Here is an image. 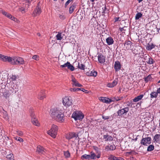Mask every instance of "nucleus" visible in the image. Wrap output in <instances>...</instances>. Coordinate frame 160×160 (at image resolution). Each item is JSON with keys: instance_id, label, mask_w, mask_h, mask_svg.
I'll list each match as a JSON object with an SVG mask.
<instances>
[{"instance_id": "1", "label": "nucleus", "mask_w": 160, "mask_h": 160, "mask_svg": "<svg viewBox=\"0 0 160 160\" xmlns=\"http://www.w3.org/2000/svg\"><path fill=\"white\" fill-rule=\"evenodd\" d=\"M64 111L62 108H54L51 109L50 114L51 117L59 122H62L64 120Z\"/></svg>"}, {"instance_id": "2", "label": "nucleus", "mask_w": 160, "mask_h": 160, "mask_svg": "<svg viewBox=\"0 0 160 160\" xmlns=\"http://www.w3.org/2000/svg\"><path fill=\"white\" fill-rule=\"evenodd\" d=\"M0 60L3 62H8L12 64L20 65L24 63L23 59L20 57L11 58L0 54Z\"/></svg>"}, {"instance_id": "3", "label": "nucleus", "mask_w": 160, "mask_h": 160, "mask_svg": "<svg viewBox=\"0 0 160 160\" xmlns=\"http://www.w3.org/2000/svg\"><path fill=\"white\" fill-rule=\"evenodd\" d=\"M58 129V127L56 125L53 124L50 129L48 131V134L53 138L56 137Z\"/></svg>"}, {"instance_id": "4", "label": "nucleus", "mask_w": 160, "mask_h": 160, "mask_svg": "<svg viewBox=\"0 0 160 160\" xmlns=\"http://www.w3.org/2000/svg\"><path fill=\"white\" fill-rule=\"evenodd\" d=\"M84 115L81 111H76L73 113L72 117L75 120H80L84 118Z\"/></svg>"}, {"instance_id": "5", "label": "nucleus", "mask_w": 160, "mask_h": 160, "mask_svg": "<svg viewBox=\"0 0 160 160\" xmlns=\"http://www.w3.org/2000/svg\"><path fill=\"white\" fill-rule=\"evenodd\" d=\"M63 105L67 107L72 104V100L70 97H65L62 99Z\"/></svg>"}, {"instance_id": "6", "label": "nucleus", "mask_w": 160, "mask_h": 160, "mask_svg": "<svg viewBox=\"0 0 160 160\" xmlns=\"http://www.w3.org/2000/svg\"><path fill=\"white\" fill-rule=\"evenodd\" d=\"M99 100L103 102L108 104L112 102L118 101L119 100V99H116L115 98L111 99L103 97H100L99 98Z\"/></svg>"}, {"instance_id": "7", "label": "nucleus", "mask_w": 160, "mask_h": 160, "mask_svg": "<svg viewBox=\"0 0 160 160\" xmlns=\"http://www.w3.org/2000/svg\"><path fill=\"white\" fill-rule=\"evenodd\" d=\"M151 138L150 137L142 138L140 142V143L142 145L147 146L151 143Z\"/></svg>"}, {"instance_id": "8", "label": "nucleus", "mask_w": 160, "mask_h": 160, "mask_svg": "<svg viewBox=\"0 0 160 160\" xmlns=\"http://www.w3.org/2000/svg\"><path fill=\"white\" fill-rule=\"evenodd\" d=\"M129 110L128 107H126L120 109H119L117 112L118 116H121L124 114H126Z\"/></svg>"}, {"instance_id": "9", "label": "nucleus", "mask_w": 160, "mask_h": 160, "mask_svg": "<svg viewBox=\"0 0 160 160\" xmlns=\"http://www.w3.org/2000/svg\"><path fill=\"white\" fill-rule=\"evenodd\" d=\"M0 92L1 96H3L6 98L9 96L8 91L4 88L0 89Z\"/></svg>"}, {"instance_id": "10", "label": "nucleus", "mask_w": 160, "mask_h": 160, "mask_svg": "<svg viewBox=\"0 0 160 160\" xmlns=\"http://www.w3.org/2000/svg\"><path fill=\"white\" fill-rule=\"evenodd\" d=\"M79 133L78 134L74 132H70L67 134L66 136V138L68 140H70L72 138L75 137L76 138L78 136Z\"/></svg>"}, {"instance_id": "11", "label": "nucleus", "mask_w": 160, "mask_h": 160, "mask_svg": "<svg viewBox=\"0 0 160 160\" xmlns=\"http://www.w3.org/2000/svg\"><path fill=\"white\" fill-rule=\"evenodd\" d=\"M46 150L42 146L38 145L37 147L36 152L39 154H44L46 152Z\"/></svg>"}, {"instance_id": "12", "label": "nucleus", "mask_w": 160, "mask_h": 160, "mask_svg": "<svg viewBox=\"0 0 160 160\" xmlns=\"http://www.w3.org/2000/svg\"><path fill=\"white\" fill-rule=\"evenodd\" d=\"M72 85L73 86H75L78 87H81L82 85L79 84L73 75L72 76Z\"/></svg>"}, {"instance_id": "13", "label": "nucleus", "mask_w": 160, "mask_h": 160, "mask_svg": "<svg viewBox=\"0 0 160 160\" xmlns=\"http://www.w3.org/2000/svg\"><path fill=\"white\" fill-rule=\"evenodd\" d=\"M132 44V43L130 41H126L124 43V48L128 50L131 48Z\"/></svg>"}, {"instance_id": "14", "label": "nucleus", "mask_w": 160, "mask_h": 160, "mask_svg": "<svg viewBox=\"0 0 160 160\" xmlns=\"http://www.w3.org/2000/svg\"><path fill=\"white\" fill-rule=\"evenodd\" d=\"M41 12V9L38 7L36 8L33 11L32 13V16L33 17H36L37 16L39 15Z\"/></svg>"}, {"instance_id": "15", "label": "nucleus", "mask_w": 160, "mask_h": 160, "mask_svg": "<svg viewBox=\"0 0 160 160\" xmlns=\"http://www.w3.org/2000/svg\"><path fill=\"white\" fill-rule=\"evenodd\" d=\"M31 116L32 118V123L35 125L39 126V124L38 123V120L34 116V114L33 113L31 114Z\"/></svg>"}, {"instance_id": "16", "label": "nucleus", "mask_w": 160, "mask_h": 160, "mask_svg": "<svg viewBox=\"0 0 160 160\" xmlns=\"http://www.w3.org/2000/svg\"><path fill=\"white\" fill-rule=\"evenodd\" d=\"M7 77V74L3 73L2 74L0 73V85L2 84L3 83V81L5 78Z\"/></svg>"}, {"instance_id": "17", "label": "nucleus", "mask_w": 160, "mask_h": 160, "mask_svg": "<svg viewBox=\"0 0 160 160\" xmlns=\"http://www.w3.org/2000/svg\"><path fill=\"white\" fill-rule=\"evenodd\" d=\"M106 41L108 45H112L114 42L113 38L111 37H109L106 38Z\"/></svg>"}, {"instance_id": "18", "label": "nucleus", "mask_w": 160, "mask_h": 160, "mask_svg": "<svg viewBox=\"0 0 160 160\" xmlns=\"http://www.w3.org/2000/svg\"><path fill=\"white\" fill-rule=\"evenodd\" d=\"M46 97L44 90L41 91L38 94V98L41 100H43Z\"/></svg>"}, {"instance_id": "19", "label": "nucleus", "mask_w": 160, "mask_h": 160, "mask_svg": "<svg viewBox=\"0 0 160 160\" xmlns=\"http://www.w3.org/2000/svg\"><path fill=\"white\" fill-rule=\"evenodd\" d=\"M121 64L118 61L115 62L114 65V68L116 71H118L121 69Z\"/></svg>"}, {"instance_id": "20", "label": "nucleus", "mask_w": 160, "mask_h": 160, "mask_svg": "<svg viewBox=\"0 0 160 160\" xmlns=\"http://www.w3.org/2000/svg\"><path fill=\"white\" fill-rule=\"evenodd\" d=\"M18 85L16 84L13 85V87L11 86L10 88V90L12 92H14L16 93L18 91Z\"/></svg>"}, {"instance_id": "21", "label": "nucleus", "mask_w": 160, "mask_h": 160, "mask_svg": "<svg viewBox=\"0 0 160 160\" xmlns=\"http://www.w3.org/2000/svg\"><path fill=\"white\" fill-rule=\"evenodd\" d=\"M86 74L88 76L96 77L97 75V73L96 71H90L86 72Z\"/></svg>"}, {"instance_id": "22", "label": "nucleus", "mask_w": 160, "mask_h": 160, "mask_svg": "<svg viewBox=\"0 0 160 160\" xmlns=\"http://www.w3.org/2000/svg\"><path fill=\"white\" fill-rule=\"evenodd\" d=\"M98 61L99 63H103L105 62V59L103 55L101 54H99L98 56Z\"/></svg>"}, {"instance_id": "23", "label": "nucleus", "mask_w": 160, "mask_h": 160, "mask_svg": "<svg viewBox=\"0 0 160 160\" xmlns=\"http://www.w3.org/2000/svg\"><path fill=\"white\" fill-rule=\"evenodd\" d=\"M103 139L105 140V141H111L113 140V138L110 136L106 134L104 135Z\"/></svg>"}, {"instance_id": "24", "label": "nucleus", "mask_w": 160, "mask_h": 160, "mask_svg": "<svg viewBox=\"0 0 160 160\" xmlns=\"http://www.w3.org/2000/svg\"><path fill=\"white\" fill-rule=\"evenodd\" d=\"M118 83V80L117 79H115L112 83H109L108 84V86L109 88H112L115 86Z\"/></svg>"}, {"instance_id": "25", "label": "nucleus", "mask_w": 160, "mask_h": 160, "mask_svg": "<svg viewBox=\"0 0 160 160\" xmlns=\"http://www.w3.org/2000/svg\"><path fill=\"white\" fill-rule=\"evenodd\" d=\"M64 35V34H63L62 33L58 32V34L56 35V38L58 40H61L62 39Z\"/></svg>"}, {"instance_id": "26", "label": "nucleus", "mask_w": 160, "mask_h": 160, "mask_svg": "<svg viewBox=\"0 0 160 160\" xmlns=\"http://www.w3.org/2000/svg\"><path fill=\"white\" fill-rule=\"evenodd\" d=\"M155 46L152 43H148L146 47V49L148 51H150L155 47Z\"/></svg>"}, {"instance_id": "27", "label": "nucleus", "mask_w": 160, "mask_h": 160, "mask_svg": "<svg viewBox=\"0 0 160 160\" xmlns=\"http://www.w3.org/2000/svg\"><path fill=\"white\" fill-rule=\"evenodd\" d=\"M115 149V146L113 145H108L105 148L106 150H113Z\"/></svg>"}, {"instance_id": "28", "label": "nucleus", "mask_w": 160, "mask_h": 160, "mask_svg": "<svg viewBox=\"0 0 160 160\" xmlns=\"http://www.w3.org/2000/svg\"><path fill=\"white\" fill-rule=\"evenodd\" d=\"M76 4L75 3H74L70 7L69 9V12L70 13H72L75 8Z\"/></svg>"}, {"instance_id": "29", "label": "nucleus", "mask_w": 160, "mask_h": 160, "mask_svg": "<svg viewBox=\"0 0 160 160\" xmlns=\"http://www.w3.org/2000/svg\"><path fill=\"white\" fill-rule=\"evenodd\" d=\"M143 97V95L142 94L138 96L135 97L133 99V101L134 102H138L139 100H141L142 99V98Z\"/></svg>"}, {"instance_id": "30", "label": "nucleus", "mask_w": 160, "mask_h": 160, "mask_svg": "<svg viewBox=\"0 0 160 160\" xmlns=\"http://www.w3.org/2000/svg\"><path fill=\"white\" fill-rule=\"evenodd\" d=\"M154 140L155 142H158L160 141V134H157L155 135L154 137Z\"/></svg>"}, {"instance_id": "31", "label": "nucleus", "mask_w": 160, "mask_h": 160, "mask_svg": "<svg viewBox=\"0 0 160 160\" xmlns=\"http://www.w3.org/2000/svg\"><path fill=\"white\" fill-rule=\"evenodd\" d=\"M158 94L157 92H152L150 94V97L151 98H156L158 96Z\"/></svg>"}, {"instance_id": "32", "label": "nucleus", "mask_w": 160, "mask_h": 160, "mask_svg": "<svg viewBox=\"0 0 160 160\" xmlns=\"http://www.w3.org/2000/svg\"><path fill=\"white\" fill-rule=\"evenodd\" d=\"M10 79L12 81H14L16 80L18 78V75H12L9 76Z\"/></svg>"}, {"instance_id": "33", "label": "nucleus", "mask_w": 160, "mask_h": 160, "mask_svg": "<svg viewBox=\"0 0 160 160\" xmlns=\"http://www.w3.org/2000/svg\"><path fill=\"white\" fill-rule=\"evenodd\" d=\"M142 16V14L141 12H138L135 16V19L136 20H138Z\"/></svg>"}, {"instance_id": "34", "label": "nucleus", "mask_w": 160, "mask_h": 160, "mask_svg": "<svg viewBox=\"0 0 160 160\" xmlns=\"http://www.w3.org/2000/svg\"><path fill=\"white\" fill-rule=\"evenodd\" d=\"M85 66L83 64L78 62V68L80 69L84 70L85 69Z\"/></svg>"}, {"instance_id": "35", "label": "nucleus", "mask_w": 160, "mask_h": 160, "mask_svg": "<svg viewBox=\"0 0 160 160\" xmlns=\"http://www.w3.org/2000/svg\"><path fill=\"white\" fill-rule=\"evenodd\" d=\"M144 79L145 81L146 82H148L150 81L152 79V77L151 76V75H148L147 77H145Z\"/></svg>"}, {"instance_id": "36", "label": "nucleus", "mask_w": 160, "mask_h": 160, "mask_svg": "<svg viewBox=\"0 0 160 160\" xmlns=\"http://www.w3.org/2000/svg\"><path fill=\"white\" fill-rule=\"evenodd\" d=\"M154 149V146L152 145H149L147 148V151L148 152L151 151Z\"/></svg>"}, {"instance_id": "37", "label": "nucleus", "mask_w": 160, "mask_h": 160, "mask_svg": "<svg viewBox=\"0 0 160 160\" xmlns=\"http://www.w3.org/2000/svg\"><path fill=\"white\" fill-rule=\"evenodd\" d=\"M90 156L89 155L84 154L81 157V159H90Z\"/></svg>"}, {"instance_id": "38", "label": "nucleus", "mask_w": 160, "mask_h": 160, "mask_svg": "<svg viewBox=\"0 0 160 160\" xmlns=\"http://www.w3.org/2000/svg\"><path fill=\"white\" fill-rule=\"evenodd\" d=\"M70 64V63L69 62H67L66 63L64 64L61 65L60 67L62 68L67 67L68 68Z\"/></svg>"}, {"instance_id": "39", "label": "nucleus", "mask_w": 160, "mask_h": 160, "mask_svg": "<svg viewBox=\"0 0 160 160\" xmlns=\"http://www.w3.org/2000/svg\"><path fill=\"white\" fill-rule=\"evenodd\" d=\"M119 158L115 157L112 155H110L108 158L110 160H118Z\"/></svg>"}, {"instance_id": "40", "label": "nucleus", "mask_w": 160, "mask_h": 160, "mask_svg": "<svg viewBox=\"0 0 160 160\" xmlns=\"http://www.w3.org/2000/svg\"><path fill=\"white\" fill-rule=\"evenodd\" d=\"M64 155L66 158H68L70 156V153L68 151L64 152Z\"/></svg>"}, {"instance_id": "41", "label": "nucleus", "mask_w": 160, "mask_h": 160, "mask_svg": "<svg viewBox=\"0 0 160 160\" xmlns=\"http://www.w3.org/2000/svg\"><path fill=\"white\" fill-rule=\"evenodd\" d=\"M13 154L12 153L10 154L7 156V158L10 160H13Z\"/></svg>"}, {"instance_id": "42", "label": "nucleus", "mask_w": 160, "mask_h": 160, "mask_svg": "<svg viewBox=\"0 0 160 160\" xmlns=\"http://www.w3.org/2000/svg\"><path fill=\"white\" fill-rule=\"evenodd\" d=\"M14 139L20 142H22L23 141V140L21 138L18 137H15L14 138Z\"/></svg>"}, {"instance_id": "43", "label": "nucleus", "mask_w": 160, "mask_h": 160, "mask_svg": "<svg viewBox=\"0 0 160 160\" xmlns=\"http://www.w3.org/2000/svg\"><path fill=\"white\" fill-rule=\"evenodd\" d=\"M68 69L70 70L71 71H73L74 70L75 68L70 63Z\"/></svg>"}, {"instance_id": "44", "label": "nucleus", "mask_w": 160, "mask_h": 160, "mask_svg": "<svg viewBox=\"0 0 160 160\" xmlns=\"http://www.w3.org/2000/svg\"><path fill=\"white\" fill-rule=\"evenodd\" d=\"M90 156V159H95L96 155L93 153H91L90 155H89Z\"/></svg>"}, {"instance_id": "45", "label": "nucleus", "mask_w": 160, "mask_h": 160, "mask_svg": "<svg viewBox=\"0 0 160 160\" xmlns=\"http://www.w3.org/2000/svg\"><path fill=\"white\" fill-rule=\"evenodd\" d=\"M32 59H35L37 61H38L39 60V57L37 55H34L32 56Z\"/></svg>"}, {"instance_id": "46", "label": "nucleus", "mask_w": 160, "mask_h": 160, "mask_svg": "<svg viewBox=\"0 0 160 160\" xmlns=\"http://www.w3.org/2000/svg\"><path fill=\"white\" fill-rule=\"evenodd\" d=\"M153 62H154L153 61V59L151 58H149V60L147 62L149 64H153Z\"/></svg>"}, {"instance_id": "47", "label": "nucleus", "mask_w": 160, "mask_h": 160, "mask_svg": "<svg viewBox=\"0 0 160 160\" xmlns=\"http://www.w3.org/2000/svg\"><path fill=\"white\" fill-rule=\"evenodd\" d=\"M19 10L22 13H25L27 11V10L26 9L22 7L19 8Z\"/></svg>"}, {"instance_id": "48", "label": "nucleus", "mask_w": 160, "mask_h": 160, "mask_svg": "<svg viewBox=\"0 0 160 160\" xmlns=\"http://www.w3.org/2000/svg\"><path fill=\"white\" fill-rule=\"evenodd\" d=\"M10 19L15 22H19L18 20L16 18H15V17H13L12 16Z\"/></svg>"}, {"instance_id": "49", "label": "nucleus", "mask_w": 160, "mask_h": 160, "mask_svg": "<svg viewBox=\"0 0 160 160\" xmlns=\"http://www.w3.org/2000/svg\"><path fill=\"white\" fill-rule=\"evenodd\" d=\"M78 89H77V88H71L70 89V90L71 92H77L78 91Z\"/></svg>"}, {"instance_id": "50", "label": "nucleus", "mask_w": 160, "mask_h": 160, "mask_svg": "<svg viewBox=\"0 0 160 160\" xmlns=\"http://www.w3.org/2000/svg\"><path fill=\"white\" fill-rule=\"evenodd\" d=\"M102 118L103 119H105V120H107L108 119H109L111 118L110 116H106L103 115L102 116Z\"/></svg>"}, {"instance_id": "51", "label": "nucleus", "mask_w": 160, "mask_h": 160, "mask_svg": "<svg viewBox=\"0 0 160 160\" xmlns=\"http://www.w3.org/2000/svg\"><path fill=\"white\" fill-rule=\"evenodd\" d=\"M17 134L18 135L20 136H21L23 134L22 132L21 131H17Z\"/></svg>"}, {"instance_id": "52", "label": "nucleus", "mask_w": 160, "mask_h": 160, "mask_svg": "<svg viewBox=\"0 0 160 160\" xmlns=\"http://www.w3.org/2000/svg\"><path fill=\"white\" fill-rule=\"evenodd\" d=\"M72 1V0H68V1H67L65 4V6L66 7V6H67L69 3Z\"/></svg>"}, {"instance_id": "53", "label": "nucleus", "mask_w": 160, "mask_h": 160, "mask_svg": "<svg viewBox=\"0 0 160 160\" xmlns=\"http://www.w3.org/2000/svg\"><path fill=\"white\" fill-rule=\"evenodd\" d=\"M106 9V7L105 6H104L102 8V13H104Z\"/></svg>"}, {"instance_id": "54", "label": "nucleus", "mask_w": 160, "mask_h": 160, "mask_svg": "<svg viewBox=\"0 0 160 160\" xmlns=\"http://www.w3.org/2000/svg\"><path fill=\"white\" fill-rule=\"evenodd\" d=\"M59 17L61 19H64L65 18V17L63 15H60Z\"/></svg>"}, {"instance_id": "55", "label": "nucleus", "mask_w": 160, "mask_h": 160, "mask_svg": "<svg viewBox=\"0 0 160 160\" xmlns=\"http://www.w3.org/2000/svg\"><path fill=\"white\" fill-rule=\"evenodd\" d=\"M115 22H116L120 21V18L119 17L116 18H115Z\"/></svg>"}, {"instance_id": "56", "label": "nucleus", "mask_w": 160, "mask_h": 160, "mask_svg": "<svg viewBox=\"0 0 160 160\" xmlns=\"http://www.w3.org/2000/svg\"><path fill=\"white\" fill-rule=\"evenodd\" d=\"M3 113L4 114V117L5 118H6L7 117V112L6 111H4V112H3Z\"/></svg>"}, {"instance_id": "57", "label": "nucleus", "mask_w": 160, "mask_h": 160, "mask_svg": "<svg viewBox=\"0 0 160 160\" xmlns=\"http://www.w3.org/2000/svg\"><path fill=\"white\" fill-rule=\"evenodd\" d=\"M12 16V15H11L8 13L7 15V16H6L7 17L10 18H11Z\"/></svg>"}, {"instance_id": "58", "label": "nucleus", "mask_w": 160, "mask_h": 160, "mask_svg": "<svg viewBox=\"0 0 160 160\" xmlns=\"http://www.w3.org/2000/svg\"><path fill=\"white\" fill-rule=\"evenodd\" d=\"M157 92L158 94H160V87L157 89Z\"/></svg>"}, {"instance_id": "59", "label": "nucleus", "mask_w": 160, "mask_h": 160, "mask_svg": "<svg viewBox=\"0 0 160 160\" xmlns=\"http://www.w3.org/2000/svg\"><path fill=\"white\" fill-rule=\"evenodd\" d=\"M2 13H3V14L4 15H5V16H7V14H8V13H7V12H4V11H3V12H2Z\"/></svg>"}, {"instance_id": "60", "label": "nucleus", "mask_w": 160, "mask_h": 160, "mask_svg": "<svg viewBox=\"0 0 160 160\" xmlns=\"http://www.w3.org/2000/svg\"><path fill=\"white\" fill-rule=\"evenodd\" d=\"M118 160H124L123 158L119 157V158L118 159Z\"/></svg>"}, {"instance_id": "61", "label": "nucleus", "mask_w": 160, "mask_h": 160, "mask_svg": "<svg viewBox=\"0 0 160 160\" xmlns=\"http://www.w3.org/2000/svg\"><path fill=\"white\" fill-rule=\"evenodd\" d=\"M124 28H120V30L121 31H122L123 30H124Z\"/></svg>"}, {"instance_id": "62", "label": "nucleus", "mask_w": 160, "mask_h": 160, "mask_svg": "<svg viewBox=\"0 0 160 160\" xmlns=\"http://www.w3.org/2000/svg\"><path fill=\"white\" fill-rule=\"evenodd\" d=\"M128 160H135V159H134L132 157L130 158V159Z\"/></svg>"}, {"instance_id": "63", "label": "nucleus", "mask_w": 160, "mask_h": 160, "mask_svg": "<svg viewBox=\"0 0 160 160\" xmlns=\"http://www.w3.org/2000/svg\"><path fill=\"white\" fill-rule=\"evenodd\" d=\"M157 32L158 33H160V28H159V29L157 28Z\"/></svg>"}, {"instance_id": "64", "label": "nucleus", "mask_w": 160, "mask_h": 160, "mask_svg": "<svg viewBox=\"0 0 160 160\" xmlns=\"http://www.w3.org/2000/svg\"><path fill=\"white\" fill-rule=\"evenodd\" d=\"M100 157V155H98L97 156V158H99Z\"/></svg>"}]
</instances>
